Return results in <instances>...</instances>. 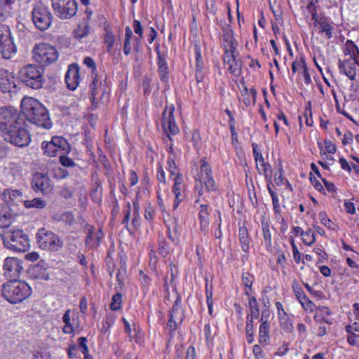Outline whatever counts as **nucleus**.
<instances>
[{
  "instance_id": "f257e3e1",
  "label": "nucleus",
  "mask_w": 359,
  "mask_h": 359,
  "mask_svg": "<svg viewBox=\"0 0 359 359\" xmlns=\"http://www.w3.org/2000/svg\"><path fill=\"white\" fill-rule=\"evenodd\" d=\"M23 116L32 123L45 129L52 127L48 110L36 99L25 97L21 102Z\"/></svg>"
},
{
  "instance_id": "f03ea898",
  "label": "nucleus",
  "mask_w": 359,
  "mask_h": 359,
  "mask_svg": "<svg viewBox=\"0 0 359 359\" xmlns=\"http://www.w3.org/2000/svg\"><path fill=\"white\" fill-rule=\"evenodd\" d=\"M1 294L8 302L18 304L30 296L32 289L24 281L11 280L2 285Z\"/></svg>"
},
{
  "instance_id": "7ed1b4c3",
  "label": "nucleus",
  "mask_w": 359,
  "mask_h": 359,
  "mask_svg": "<svg viewBox=\"0 0 359 359\" xmlns=\"http://www.w3.org/2000/svg\"><path fill=\"white\" fill-rule=\"evenodd\" d=\"M44 69L35 65H27L18 72L20 80L27 87L32 89L41 88L46 80Z\"/></svg>"
},
{
  "instance_id": "20e7f679",
  "label": "nucleus",
  "mask_w": 359,
  "mask_h": 359,
  "mask_svg": "<svg viewBox=\"0 0 359 359\" xmlns=\"http://www.w3.org/2000/svg\"><path fill=\"white\" fill-rule=\"evenodd\" d=\"M195 180V191L200 196L204 192L203 185L208 192L215 191L217 189L211 167L205 159H201L200 161V173Z\"/></svg>"
},
{
  "instance_id": "39448f33",
  "label": "nucleus",
  "mask_w": 359,
  "mask_h": 359,
  "mask_svg": "<svg viewBox=\"0 0 359 359\" xmlns=\"http://www.w3.org/2000/svg\"><path fill=\"white\" fill-rule=\"evenodd\" d=\"M2 136L6 142L18 147H26L31 142V135L25 127V121L3 132Z\"/></svg>"
},
{
  "instance_id": "423d86ee",
  "label": "nucleus",
  "mask_w": 359,
  "mask_h": 359,
  "mask_svg": "<svg viewBox=\"0 0 359 359\" xmlns=\"http://www.w3.org/2000/svg\"><path fill=\"white\" fill-rule=\"evenodd\" d=\"M33 59L41 66L48 65L57 61L59 53L57 49L46 43L35 44L33 50Z\"/></svg>"
},
{
  "instance_id": "0eeeda50",
  "label": "nucleus",
  "mask_w": 359,
  "mask_h": 359,
  "mask_svg": "<svg viewBox=\"0 0 359 359\" xmlns=\"http://www.w3.org/2000/svg\"><path fill=\"white\" fill-rule=\"evenodd\" d=\"M2 238L8 248L18 252H24L29 246V239L22 230L8 231Z\"/></svg>"
},
{
  "instance_id": "6e6552de",
  "label": "nucleus",
  "mask_w": 359,
  "mask_h": 359,
  "mask_svg": "<svg viewBox=\"0 0 359 359\" xmlns=\"http://www.w3.org/2000/svg\"><path fill=\"white\" fill-rule=\"evenodd\" d=\"M41 149L43 154L50 157L68 154L71 150L67 141L60 136L53 137L49 142H43Z\"/></svg>"
},
{
  "instance_id": "1a4fd4ad",
  "label": "nucleus",
  "mask_w": 359,
  "mask_h": 359,
  "mask_svg": "<svg viewBox=\"0 0 359 359\" xmlns=\"http://www.w3.org/2000/svg\"><path fill=\"white\" fill-rule=\"evenodd\" d=\"M36 238L39 247L43 250L57 251L63 245L62 241L57 235L44 229L39 231Z\"/></svg>"
},
{
  "instance_id": "9d476101",
  "label": "nucleus",
  "mask_w": 359,
  "mask_h": 359,
  "mask_svg": "<svg viewBox=\"0 0 359 359\" xmlns=\"http://www.w3.org/2000/svg\"><path fill=\"white\" fill-rule=\"evenodd\" d=\"M55 15L60 19L66 20L74 16L77 12L75 0H50Z\"/></svg>"
},
{
  "instance_id": "9b49d317",
  "label": "nucleus",
  "mask_w": 359,
  "mask_h": 359,
  "mask_svg": "<svg viewBox=\"0 0 359 359\" xmlns=\"http://www.w3.org/2000/svg\"><path fill=\"white\" fill-rule=\"evenodd\" d=\"M25 118L21 116L17 109L12 107H1L0 109V128L1 132H4L13 126H15L17 123L24 121Z\"/></svg>"
},
{
  "instance_id": "f8f14e48",
  "label": "nucleus",
  "mask_w": 359,
  "mask_h": 359,
  "mask_svg": "<svg viewBox=\"0 0 359 359\" xmlns=\"http://www.w3.org/2000/svg\"><path fill=\"white\" fill-rule=\"evenodd\" d=\"M32 13L33 22L37 29L43 31L50 27L53 18L47 7L42 4L37 5Z\"/></svg>"
},
{
  "instance_id": "ddd939ff",
  "label": "nucleus",
  "mask_w": 359,
  "mask_h": 359,
  "mask_svg": "<svg viewBox=\"0 0 359 359\" xmlns=\"http://www.w3.org/2000/svg\"><path fill=\"white\" fill-rule=\"evenodd\" d=\"M1 199L4 202V206L8 208L14 214L19 215L20 205L23 203L22 193L18 189H5L1 195Z\"/></svg>"
},
{
  "instance_id": "4468645a",
  "label": "nucleus",
  "mask_w": 359,
  "mask_h": 359,
  "mask_svg": "<svg viewBox=\"0 0 359 359\" xmlns=\"http://www.w3.org/2000/svg\"><path fill=\"white\" fill-rule=\"evenodd\" d=\"M0 52L5 59H10L16 52V47L11 37L9 27L0 25Z\"/></svg>"
},
{
  "instance_id": "2eb2a0df",
  "label": "nucleus",
  "mask_w": 359,
  "mask_h": 359,
  "mask_svg": "<svg viewBox=\"0 0 359 359\" xmlns=\"http://www.w3.org/2000/svg\"><path fill=\"white\" fill-rule=\"evenodd\" d=\"M174 111L175 107L173 105H171L169 108H165L163 112L161 120L164 131L172 135L179 133V128L176 124L173 114Z\"/></svg>"
},
{
  "instance_id": "dca6fc26",
  "label": "nucleus",
  "mask_w": 359,
  "mask_h": 359,
  "mask_svg": "<svg viewBox=\"0 0 359 359\" xmlns=\"http://www.w3.org/2000/svg\"><path fill=\"white\" fill-rule=\"evenodd\" d=\"M3 269L5 276L16 280L22 270V261L15 257H7L4 260Z\"/></svg>"
},
{
  "instance_id": "f3484780",
  "label": "nucleus",
  "mask_w": 359,
  "mask_h": 359,
  "mask_svg": "<svg viewBox=\"0 0 359 359\" xmlns=\"http://www.w3.org/2000/svg\"><path fill=\"white\" fill-rule=\"evenodd\" d=\"M32 187L35 191H41L43 194H48L53 190V184L50 178L42 173L36 172L32 180Z\"/></svg>"
},
{
  "instance_id": "a211bd4d",
  "label": "nucleus",
  "mask_w": 359,
  "mask_h": 359,
  "mask_svg": "<svg viewBox=\"0 0 359 359\" xmlns=\"http://www.w3.org/2000/svg\"><path fill=\"white\" fill-rule=\"evenodd\" d=\"M174 185L172 187V192L175 194V201L173 204V209H177L180 202L182 201L186 198V185L184 182V177L182 174H177L173 179Z\"/></svg>"
},
{
  "instance_id": "6ab92c4d",
  "label": "nucleus",
  "mask_w": 359,
  "mask_h": 359,
  "mask_svg": "<svg viewBox=\"0 0 359 359\" xmlns=\"http://www.w3.org/2000/svg\"><path fill=\"white\" fill-rule=\"evenodd\" d=\"M83 231L86 234L85 241L86 245L90 248H97L100 245V241L103 237L102 230L100 229L99 231L95 233L94 226L88 224H86Z\"/></svg>"
},
{
  "instance_id": "aec40b11",
  "label": "nucleus",
  "mask_w": 359,
  "mask_h": 359,
  "mask_svg": "<svg viewBox=\"0 0 359 359\" xmlns=\"http://www.w3.org/2000/svg\"><path fill=\"white\" fill-rule=\"evenodd\" d=\"M80 79L79 65L76 64L70 65L65 74V82L67 88L71 90H76L79 86Z\"/></svg>"
},
{
  "instance_id": "412c9836",
  "label": "nucleus",
  "mask_w": 359,
  "mask_h": 359,
  "mask_svg": "<svg viewBox=\"0 0 359 359\" xmlns=\"http://www.w3.org/2000/svg\"><path fill=\"white\" fill-rule=\"evenodd\" d=\"M356 57L353 59L345 60L344 61L339 60L338 67L340 73L344 74L351 80H355L356 76Z\"/></svg>"
},
{
  "instance_id": "4be33fe9",
  "label": "nucleus",
  "mask_w": 359,
  "mask_h": 359,
  "mask_svg": "<svg viewBox=\"0 0 359 359\" xmlns=\"http://www.w3.org/2000/svg\"><path fill=\"white\" fill-rule=\"evenodd\" d=\"M168 238L175 244H177L180 241V226L178 221L175 217H170L165 221Z\"/></svg>"
},
{
  "instance_id": "5701e85b",
  "label": "nucleus",
  "mask_w": 359,
  "mask_h": 359,
  "mask_svg": "<svg viewBox=\"0 0 359 359\" xmlns=\"http://www.w3.org/2000/svg\"><path fill=\"white\" fill-rule=\"evenodd\" d=\"M83 64L86 65L88 67L92 69V74L94 76L93 80L90 85V90H91V100L93 102L95 100V95L97 94V88L100 83L97 75L95 74L96 71V65L94 60L90 57H86L83 60Z\"/></svg>"
},
{
  "instance_id": "b1692460",
  "label": "nucleus",
  "mask_w": 359,
  "mask_h": 359,
  "mask_svg": "<svg viewBox=\"0 0 359 359\" xmlns=\"http://www.w3.org/2000/svg\"><path fill=\"white\" fill-rule=\"evenodd\" d=\"M15 87L13 77L5 69H0V89L3 93L10 92Z\"/></svg>"
},
{
  "instance_id": "393cba45",
  "label": "nucleus",
  "mask_w": 359,
  "mask_h": 359,
  "mask_svg": "<svg viewBox=\"0 0 359 359\" xmlns=\"http://www.w3.org/2000/svg\"><path fill=\"white\" fill-rule=\"evenodd\" d=\"M17 215H18L13 213L8 208L2 205L0 208V228L9 226Z\"/></svg>"
},
{
  "instance_id": "a878e982",
  "label": "nucleus",
  "mask_w": 359,
  "mask_h": 359,
  "mask_svg": "<svg viewBox=\"0 0 359 359\" xmlns=\"http://www.w3.org/2000/svg\"><path fill=\"white\" fill-rule=\"evenodd\" d=\"M236 51H230L225 50V55L224 57V62L228 65V70L231 74H236L239 72V65L236 59Z\"/></svg>"
},
{
  "instance_id": "bb28decb",
  "label": "nucleus",
  "mask_w": 359,
  "mask_h": 359,
  "mask_svg": "<svg viewBox=\"0 0 359 359\" xmlns=\"http://www.w3.org/2000/svg\"><path fill=\"white\" fill-rule=\"evenodd\" d=\"M331 311L327 306H319L316 309V313L314 316V320L319 323H325L328 325L332 324V320L330 317Z\"/></svg>"
},
{
  "instance_id": "cd10ccee",
  "label": "nucleus",
  "mask_w": 359,
  "mask_h": 359,
  "mask_svg": "<svg viewBox=\"0 0 359 359\" xmlns=\"http://www.w3.org/2000/svg\"><path fill=\"white\" fill-rule=\"evenodd\" d=\"M170 318L176 320L180 325L182 324L184 319V311L181 307V299L179 297L176 299L172 306L170 313Z\"/></svg>"
},
{
  "instance_id": "c85d7f7f",
  "label": "nucleus",
  "mask_w": 359,
  "mask_h": 359,
  "mask_svg": "<svg viewBox=\"0 0 359 359\" xmlns=\"http://www.w3.org/2000/svg\"><path fill=\"white\" fill-rule=\"evenodd\" d=\"M15 3V0H0V21L11 15Z\"/></svg>"
},
{
  "instance_id": "c756f323",
  "label": "nucleus",
  "mask_w": 359,
  "mask_h": 359,
  "mask_svg": "<svg viewBox=\"0 0 359 359\" xmlns=\"http://www.w3.org/2000/svg\"><path fill=\"white\" fill-rule=\"evenodd\" d=\"M158 66L160 79L166 83L168 81V67L165 57L158 52Z\"/></svg>"
},
{
  "instance_id": "7c9ffc66",
  "label": "nucleus",
  "mask_w": 359,
  "mask_h": 359,
  "mask_svg": "<svg viewBox=\"0 0 359 359\" xmlns=\"http://www.w3.org/2000/svg\"><path fill=\"white\" fill-rule=\"evenodd\" d=\"M223 40L226 43V44H224L225 50L236 51L237 48V43L233 38L232 31L229 30L224 32L223 34Z\"/></svg>"
},
{
  "instance_id": "2f4dec72",
  "label": "nucleus",
  "mask_w": 359,
  "mask_h": 359,
  "mask_svg": "<svg viewBox=\"0 0 359 359\" xmlns=\"http://www.w3.org/2000/svg\"><path fill=\"white\" fill-rule=\"evenodd\" d=\"M317 27L319 29L320 33H325L327 39H331L333 36L332 32L334 30L333 27L328 22L327 18L323 17L322 21H320Z\"/></svg>"
},
{
  "instance_id": "473e14b6",
  "label": "nucleus",
  "mask_w": 359,
  "mask_h": 359,
  "mask_svg": "<svg viewBox=\"0 0 359 359\" xmlns=\"http://www.w3.org/2000/svg\"><path fill=\"white\" fill-rule=\"evenodd\" d=\"M239 240L241 244V248L247 252L249 250L250 239L248 236V231L245 226H241L238 232Z\"/></svg>"
},
{
  "instance_id": "72a5a7b5",
  "label": "nucleus",
  "mask_w": 359,
  "mask_h": 359,
  "mask_svg": "<svg viewBox=\"0 0 359 359\" xmlns=\"http://www.w3.org/2000/svg\"><path fill=\"white\" fill-rule=\"evenodd\" d=\"M31 276L36 279L40 280H48L49 276L47 273V271L45 268L41 266H34L30 269L29 271Z\"/></svg>"
},
{
  "instance_id": "f704fd0d",
  "label": "nucleus",
  "mask_w": 359,
  "mask_h": 359,
  "mask_svg": "<svg viewBox=\"0 0 359 359\" xmlns=\"http://www.w3.org/2000/svg\"><path fill=\"white\" fill-rule=\"evenodd\" d=\"M270 325L269 323H261L259 327V343H267L270 339Z\"/></svg>"
},
{
  "instance_id": "c9c22d12",
  "label": "nucleus",
  "mask_w": 359,
  "mask_h": 359,
  "mask_svg": "<svg viewBox=\"0 0 359 359\" xmlns=\"http://www.w3.org/2000/svg\"><path fill=\"white\" fill-rule=\"evenodd\" d=\"M198 217L201 229L207 228L209 225L208 206L207 205H201Z\"/></svg>"
},
{
  "instance_id": "e433bc0d",
  "label": "nucleus",
  "mask_w": 359,
  "mask_h": 359,
  "mask_svg": "<svg viewBox=\"0 0 359 359\" xmlns=\"http://www.w3.org/2000/svg\"><path fill=\"white\" fill-rule=\"evenodd\" d=\"M174 359H183V350L181 348L176 349ZM185 359H196V349L194 346H190L187 350Z\"/></svg>"
},
{
  "instance_id": "4c0bfd02",
  "label": "nucleus",
  "mask_w": 359,
  "mask_h": 359,
  "mask_svg": "<svg viewBox=\"0 0 359 359\" xmlns=\"http://www.w3.org/2000/svg\"><path fill=\"white\" fill-rule=\"evenodd\" d=\"M70 313L71 311L68 309L65 311L62 316V321L65 323L62 331L65 334H72L74 332V325L71 322Z\"/></svg>"
},
{
  "instance_id": "58836bf2",
  "label": "nucleus",
  "mask_w": 359,
  "mask_h": 359,
  "mask_svg": "<svg viewBox=\"0 0 359 359\" xmlns=\"http://www.w3.org/2000/svg\"><path fill=\"white\" fill-rule=\"evenodd\" d=\"M125 39L123 43V52L126 55L130 54L132 48L130 45V40L133 36V32L130 27L127 26L125 29Z\"/></svg>"
},
{
  "instance_id": "ea45409f",
  "label": "nucleus",
  "mask_w": 359,
  "mask_h": 359,
  "mask_svg": "<svg viewBox=\"0 0 359 359\" xmlns=\"http://www.w3.org/2000/svg\"><path fill=\"white\" fill-rule=\"evenodd\" d=\"M23 204L27 209L33 208L42 209L46 205V201L40 198H35L32 200H25Z\"/></svg>"
},
{
  "instance_id": "a19ab883",
  "label": "nucleus",
  "mask_w": 359,
  "mask_h": 359,
  "mask_svg": "<svg viewBox=\"0 0 359 359\" xmlns=\"http://www.w3.org/2000/svg\"><path fill=\"white\" fill-rule=\"evenodd\" d=\"M249 307H250V319H257L259 316V309L257 301L255 297H252L249 299Z\"/></svg>"
},
{
  "instance_id": "79ce46f5",
  "label": "nucleus",
  "mask_w": 359,
  "mask_h": 359,
  "mask_svg": "<svg viewBox=\"0 0 359 359\" xmlns=\"http://www.w3.org/2000/svg\"><path fill=\"white\" fill-rule=\"evenodd\" d=\"M256 165L259 173L264 174L266 177L269 175H271V165L270 164L264 162L263 156H260L259 160L256 161Z\"/></svg>"
},
{
  "instance_id": "37998d69",
  "label": "nucleus",
  "mask_w": 359,
  "mask_h": 359,
  "mask_svg": "<svg viewBox=\"0 0 359 359\" xmlns=\"http://www.w3.org/2000/svg\"><path fill=\"white\" fill-rule=\"evenodd\" d=\"M254 325L253 320L250 319L249 316L247 317L245 334L246 339L249 344H252L254 341Z\"/></svg>"
},
{
  "instance_id": "c03bdc74",
  "label": "nucleus",
  "mask_w": 359,
  "mask_h": 359,
  "mask_svg": "<svg viewBox=\"0 0 359 359\" xmlns=\"http://www.w3.org/2000/svg\"><path fill=\"white\" fill-rule=\"evenodd\" d=\"M318 218L320 223L324 225L325 227L334 230L336 225L332 222L330 219H329L327 216L325 212H320L318 214Z\"/></svg>"
},
{
  "instance_id": "a18cd8bd",
  "label": "nucleus",
  "mask_w": 359,
  "mask_h": 359,
  "mask_svg": "<svg viewBox=\"0 0 359 359\" xmlns=\"http://www.w3.org/2000/svg\"><path fill=\"white\" fill-rule=\"evenodd\" d=\"M298 301L306 311L312 312L315 307V304L308 299L306 294L298 299Z\"/></svg>"
},
{
  "instance_id": "49530a36",
  "label": "nucleus",
  "mask_w": 359,
  "mask_h": 359,
  "mask_svg": "<svg viewBox=\"0 0 359 359\" xmlns=\"http://www.w3.org/2000/svg\"><path fill=\"white\" fill-rule=\"evenodd\" d=\"M302 241L305 245L309 246L314 243L316 241V237L313 230L309 229L306 231L304 232L302 236Z\"/></svg>"
},
{
  "instance_id": "de8ad7c7",
  "label": "nucleus",
  "mask_w": 359,
  "mask_h": 359,
  "mask_svg": "<svg viewBox=\"0 0 359 359\" xmlns=\"http://www.w3.org/2000/svg\"><path fill=\"white\" fill-rule=\"evenodd\" d=\"M121 303L122 295L120 293H116L112 297L110 309L113 311H116L121 308Z\"/></svg>"
},
{
  "instance_id": "09e8293b",
  "label": "nucleus",
  "mask_w": 359,
  "mask_h": 359,
  "mask_svg": "<svg viewBox=\"0 0 359 359\" xmlns=\"http://www.w3.org/2000/svg\"><path fill=\"white\" fill-rule=\"evenodd\" d=\"M292 288L297 299L302 297L304 294H305L303 289L302 288V287L298 283V281L296 279L292 280Z\"/></svg>"
},
{
  "instance_id": "8fccbe9b",
  "label": "nucleus",
  "mask_w": 359,
  "mask_h": 359,
  "mask_svg": "<svg viewBox=\"0 0 359 359\" xmlns=\"http://www.w3.org/2000/svg\"><path fill=\"white\" fill-rule=\"evenodd\" d=\"M104 41L108 46V52H109L113 47L115 41V36L111 30H106V34L104 37Z\"/></svg>"
},
{
  "instance_id": "3c124183",
  "label": "nucleus",
  "mask_w": 359,
  "mask_h": 359,
  "mask_svg": "<svg viewBox=\"0 0 359 359\" xmlns=\"http://www.w3.org/2000/svg\"><path fill=\"white\" fill-rule=\"evenodd\" d=\"M167 163L168 165V170L170 173V175H175V177L177 174H180L178 172L177 167L175 163L174 157L170 156L168 158Z\"/></svg>"
},
{
  "instance_id": "603ef678",
  "label": "nucleus",
  "mask_w": 359,
  "mask_h": 359,
  "mask_svg": "<svg viewBox=\"0 0 359 359\" xmlns=\"http://www.w3.org/2000/svg\"><path fill=\"white\" fill-rule=\"evenodd\" d=\"M262 231H263V236L265 242L268 243L269 244L271 243V233L269 230V226L267 222H262Z\"/></svg>"
},
{
  "instance_id": "864d4df0",
  "label": "nucleus",
  "mask_w": 359,
  "mask_h": 359,
  "mask_svg": "<svg viewBox=\"0 0 359 359\" xmlns=\"http://www.w3.org/2000/svg\"><path fill=\"white\" fill-rule=\"evenodd\" d=\"M67 154H62V155H60V162L61 164L65 167H74L75 165V163L74 161L67 157L66 155Z\"/></svg>"
},
{
  "instance_id": "5fc2aeb1",
  "label": "nucleus",
  "mask_w": 359,
  "mask_h": 359,
  "mask_svg": "<svg viewBox=\"0 0 359 359\" xmlns=\"http://www.w3.org/2000/svg\"><path fill=\"white\" fill-rule=\"evenodd\" d=\"M60 220L67 225H72L74 222V216L72 212H65L61 215Z\"/></svg>"
},
{
  "instance_id": "6e6d98bb",
  "label": "nucleus",
  "mask_w": 359,
  "mask_h": 359,
  "mask_svg": "<svg viewBox=\"0 0 359 359\" xmlns=\"http://www.w3.org/2000/svg\"><path fill=\"white\" fill-rule=\"evenodd\" d=\"M283 168H280L278 171L276 172L274 174L275 182L277 185L280 186L283 185L285 181H287L283 176Z\"/></svg>"
},
{
  "instance_id": "4d7b16f0",
  "label": "nucleus",
  "mask_w": 359,
  "mask_h": 359,
  "mask_svg": "<svg viewBox=\"0 0 359 359\" xmlns=\"http://www.w3.org/2000/svg\"><path fill=\"white\" fill-rule=\"evenodd\" d=\"M242 283L245 287H252L253 276L248 272L243 273Z\"/></svg>"
},
{
  "instance_id": "13d9d810",
  "label": "nucleus",
  "mask_w": 359,
  "mask_h": 359,
  "mask_svg": "<svg viewBox=\"0 0 359 359\" xmlns=\"http://www.w3.org/2000/svg\"><path fill=\"white\" fill-rule=\"evenodd\" d=\"M302 68H303L302 76L304 78V81L306 85H309L311 83V77H310V75H309V71H308V69H307V67H306V65L304 60L302 59Z\"/></svg>"
},
{
  "instance_id": "bf43d9fd",
  "label": "nucleus",
  "mask_w": 359,
  "mask_h": 359,
  "mask_svg": "<svg viewBox=\"0 0 359 359\" xmlns=\"http://www.w3.org/2000/svg\"><path fill=\"white\" fill-rule=\"evenodd\" d=\"M252 352L255 359H264V351L259 345H255L252 348Z\"/></svg>"
},
{
  "instance_id": "052dcab7",
  "label": "nucleus",
  "mask_w": 359,
  "mask_h": 359,
  "mask_svg": "<svg viewBox=\"0 0 359 359\" xmlns=\"http://www.w3.org/2000/svg\"><path fill=\"white\" fill-rule=\"evenodd\" d=\"M133 29L135 34L140 36V38H142L143 35V29L141 25V22L137 20H134L133 21Z\"/></svg>"
},
{
  "instance_id": "680f3d73",
  "label": "nucleus",
  "mask_w": 359,
  "mask_h": 359,
  "mask_svg": "<svg viewBox=\"0 0 359 359\" xmlns=\"http://www.w3.org/2000/svg\"><path fill=\"white\" fill-rule=\"evenodd\" d=\"M79 345L81 348V352L83 353H88V347L87 346V339L86 337H80L78 339Z\"/></svg>"
},
{
  "instance_id": "e2e57ef3",
  "label": "nucleus",
  "mask_w": 359,
  "mask_h": 359,
  "mask_svg": "<svg viewBox=\"0 0 359 359\" xmlns=\"http://www.w3.org/2000/svg\"><path fill=\"white\" fill-rule=\"evenodd\" d=\"M157 179H158V180L159 181L160 183L165 184V183H166L165 175V172H164V170L163 169V167L161 165H159L158 167Z\"/></svg>"
},
{
  "instance_id": "0e129e2a",
  "label": "nucleus",
  "mask_w": 359,
  "mask_h": 359,
  "mask_svg": "<svg viewBox=\"0 0 359 359\" xmlns=\"http://www.w3.org/2000/svg\"><path fill=\"white\" fill-rule=\"evenodd\" d=\"M204 332L207 342H211L213 339V334H212L211 327L210 325H205Z\"/></svg>"
},
{
  "instance_id": "69168bd1",
  "label": "nucleus",
  "mask_w": 359,
  "mask_h": 359,
  "mask_svg": "<svg viewBox=\"0 0 359 359\" xmlns=\"http://www.w3.org/2000/svg\"><path fill=\"white\" fill-rule=\"evenodd\" d=\"M159 253L163 257H166L168 254V245L164 241H159Z\"/></svg>"
},
{
  "instance_id": "338daca9",
  "label": "nucleus",
  "mask_w": 359,
  "mask_h": 359,
  "mask_svg": "<svg viewBox=\"0 0 359 359\" xmlns=\"http://www.w3.org/2000/svg\"><path fill=\"white\" fill-rule=\"evenodd\" d=\"M179 325L180 324L177 323L176 320L172 319L171 318H169L167 326L169 328V331L170 333L175 331L178 328Z\"/></svg>"
},
{
  "instance_id": "774afa93",
  "label": "nucleus",
  "mask_w": 359,
  "mask_h": 359,
  "mask_svg": "<svg viewBox=\"0 0 359 359\" xmlns=\"http://www.w3.org/2000/svg\"><path fill=\"white\" fill-rule=\"evenodd\" d=\"M34 359H50V355L46 352L36 351L34 353Z\"/></svg>"
}]
</instances>
